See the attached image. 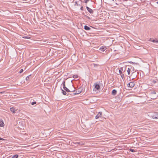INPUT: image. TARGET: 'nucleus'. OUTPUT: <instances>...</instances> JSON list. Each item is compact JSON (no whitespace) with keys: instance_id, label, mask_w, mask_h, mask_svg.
<instances>
[{"instance_id":"26","label":"nucleus","mask_w":158,"mask_h":158,"mask_svg":"<svg viewBox=\"0 0 158 158\" xmlns=\"http://www.w3.org/2000/svg\"><path fill=\"white\" fill-rule=\"evenodd\" d=\"M36 103V102H33L31 103V105H34V104H35Z\"/></svg>"},{"instance_id":"17","label":"nucleus","mask_w":158,"mask_h":158,"mask_svg":"<svg viewBox=\"0 0 158 158\" xmlns=\"http://www.w3.org/2000/svg\"><path fill=\"white\" fill-rule=\"evenodd\" d=\"M61 90L62 91V93L63 95H66L67 93L66 92V91H65L62 88H61Z\"/></svg>"},{"instance_id":"3","label":"nucleus","mask_w":158,"mask_h":158,"mask_svg":"<svg viewBox=\"0 0 158 158\" xmlns=\"http://www.w3.org/2000/svg\"><path fill=\"white\" fill-rule=\"evenodd\" d=\"M102 112H100L98 113V114L96 116L95 118L96 119H97L99 118L102 117Z\"/></svg>"},{"instance_id":"5","label":"nucleus","mask_w":158,"mask_h":158,"mask_svg":"<svg viewBox=\"0 0 158 158\" xmlns=\"http://www.w3.org/2000/svg\"><path fill=\"white\" fill-rule=\"evenodd\" d=\"M149 41L152 42L154 43H158V39L155 38V39H153L150 38L149 40Z\"/></svg>"},{"instance_id":"1","label":"nucleus","mask_w":158,"mask_h":158,"mask_svg":"<svg viewBox=\"0 0 158 158\" xmlns=\"http://www.w3.org/2000/svg\"><path fill=\"white\" fill-rule=\"evenodd\" d=\"M156 92L155 91H151L150 94V98L153 99H155L156 98Z\"/></svg>"},{"instance_id":"16","label":"nucleus","mask_w":158,"mask_h":158,"mask_svg":"<svg viewBox=\"0 0 158 158\" xmlns=\"http://www.w3.org/2000/svg\"><path fill=\"white\" fill-rule=\"evenodd\" d=\"M127 72L128 75H129L131 72V69L128 68L127 70Z\"/></svg>"},{"instance_id":"4","label":"nucleus","mask_w":158,"mask_h":158,"mask_svg":"<svg viewBox=\"0 0 158 158\" xmlns=\"http://www.w3.org/2000/svg\"><path fill=\"white\" fill-rule=\"evenodd\" d=\"M135 85L134 83L132 82H130L127 84V86L131 88L133 87Z\"/></svg>"},{"instance_id":"19","label":"nucleus","mask_w":158,"mask_h":158,"mask_svg":"<svg viewBox=\"0 0 158 158\" xmlns=\"http://www.w3.org/2000/svg\"><path fill=\"white\" fill-rule=\"evenodd\" d=\"M74 143L75 144H78L79 145H80L82 144L80 142H75V143Z\"/></svg>"},{"instance_id":"10","label":"nucleus","mask_w":158,"mask_h":158,"mask_svg":"<svg viewBox=\"0 0 158 158\" xmlns=\"http://www.w3.org/2000/svg\"><path fill=\"white\" fill-rule=\"evenodd\" d=\"M116 93H117V91L116 90H115V89L113 90L112 92V94L114 96V95H116Z\"/></svg>"},{"instance_id":"34","label":"nucleus","mask_w":158,"mask_h":158,"mask_svg":"<svg viewBox=\"0 0 158 158\" xmlns=\"http://www.w3.org/2000/svg\"><path fill=\"white\" fill-rule=\"evenodd\" d=\"M87 17L88 18H89V19H90V18H89V17L87 16Z\"/></svg>"},{"instance_id":"31","label":"nucleus","mask_w":158,"mask_h":158,"mask_svg":"<svg viewBox=\"0 0 158 158\" xmlns=\"http://www.w3.org/2000/svg\"><path fill=\"white\" fill-rule=\"evenodd\" d=\"M94 67H96L98 66V64H94Z\"/></svg>"},{"instance_id":"18","label":"nucleus","mask_w":158,"mask_h":158,"mask_svg":"<svg viewBox=\"0 0 158 158\" xmlns=\"http://www.w3.org/2000/svg\"><path fill=\"white\" fill-rule=\"evenodd\" d=\"M18 156H19L18 155L16 154L15 155L13 156L11 158H18Z\"/></svg>"},{"instance_id":"2","label":"nucleus","mask_w":158,"mask_h":158,"mask_svg":"<svg viewBox=\"0 0 158 158\" xmlns=\"http://www.w3.org/2000/svg\"><path fill=\"white\" fill-rule=\"evenodd\" d=\"M62 85L63 86V88L64 89L66 92H70V90H69L68 89L67 87L65 86V81H63L62 82Z\"/></svg>"},{"instance_id":"32","label":"nucleus","mask_w":158,"mask_h":158,"mask_svg":"<svg viewBox=\"0 0 158 158\" xmlns=\"http://www.w3.org/2000/svg\"><path fill=\"white\" fill-rule=\"evenodd\" d=\"M75 89H74V90H73V89H72L71 90V91H70V92H74L75 90Z\"/></svg>"},{"instance_id":"11","label":"nucleus","mask_w":158,"mask_h":158,"mask_svg":"<svg viewBox=\"0 0 158 158\" xmlns=\"http://www.w3.org/2000/svg\"><path fill=\"white\" fill-rule=\"evenodd\" d=\"M127 66H125L124 67H121L120 68V69L123 72H124L126 69Z\"/></svg>"},{"instance_id":"33","label":"nucleus","mask_w":158,"mask_h":158,"mask_svg":"<svg viewBox=\"0 0 158 158\" xmlns=\"http://www.w3.org/2000/svg\"><path fill=\"white\" fill-rule=\"evenodd\" d=\"M83 7L82 6L81 7V8H80V9H81V10H83Z\"/></svg>"},{"instance_id":"9","label":"nucleus","mask_w":158,"mask_h":158,"mask_svg":"<svg viewBox=\"0 0 158 158\" xmlns=\"http://www.w3.org/2000/svg\"><path fill=\"white\" fill-rule=\"evenodd\" d=\"M86 9L91 14L93 13V11L92 9L91 8H89L88 6H86Z\"/></svg>"},{"instance_id":"22","label":"nucleus","mask_w":158,"mask_h":158,"mask_svg":"<svg viewBox=\"0 0 158 158\" xmlns=\"http://www.w3.org/2000/svg\"><path fill=\"white\" fill-rule=\"evenodd\" d=\"M29 76H28L26 78V79L27 81H28L29 80Z\"/></svg>"},{"instance_id":"28","label":"nucleus","mask_w":158,"mask_h":158,"mask_svg":"<svg viewBox=\"0 0 158 158\" xmlns=\"http://www.w3.org/2000/svg\"><path fill=\"white\" fill-rule=\"evenodd\" d=\"M130 150L131 152H135V150L134 149H130Z\"/></svg>"},{"instance_id":"20","label":"nucleus","mask_w":158,"mask_h":158,"mask_svg":"<svg viewBox=\"0 0 158 158\" xmlns=\"http://www.w3.org/2000/svg\"><path fill=\"white\" fill-rule=\"evenodd\" d=\"M81 92V91H76V93H74L73 94L74 95L78 94H80Z\"/></svg>"},{"instance_id":"24","label":"nucleus","mask_w":158,"mask_h":158,"mask_svg":"<svg viewBox=\"0 0 158 158\" xmlns=\"http://www.w3.org/2000/svg\"><path fill=\"white\" fill-rule=\"evenodd\" d=\"M119 72L120 74H122L123 73V72L120 69H119Z\"/></svg>"},{"instance_id":"30","label":"nucleus","mask_w":158,"mask_h":158,"mask_svg":"<svg viewBox=\"0 0 158 158\" xmlns=\"http://www.w3.org/2000/svg\"><path fill=\"white\" fill-rule=\"evenodd\" d=\"M89 0H85V3H87V2L89 1Z\"/></svg>"},{"instance_id":"6","label":"nucleus","mask_w":158,"mask_h":158,"mask_svg":"<svg viewBox=\"0 0 158 158\" xmlns=\"http://www.w3.org/2000/svg\"><path fill=\"white\" fill-rule=\"evenodd\" d=\"M152 117L153 119H157L158 118V113L155 112L154 114L152 116Z\"/></svg>"},{"instance_id":"7","label":"nucleus","mask_w":158,"mask_h":158,"mask_svg":"<svg viewBox=\"0 0 158 158\" xmlns=\"http://www.w3.org/2000/svg\"><path fill=\"white\" fill-rule=\"evenodd\" d=\"M94 85L95 86L94 88L97 90H99L100 88V85L97 84H94Z\"/></svg>"},{"instance_id":"21","label":"nucleus","mask_w":158,"mask_h":158,"mask_svg":"<svg viewBox=\"0 0 158 158\" xmlns=\"http://www.w3.org/2000/svg\"><path fill=\"white\" fill-rule=\"evenodd\" d=\"M78 76L77 75H74L73 76V77L74 78H77Z\"/></svg>"},{"instance_id":"23","label":"nucleus","mask_w":158,"mask_h":158,"mask_svg":"<svg viewBox=\"0 0 158 158\" xmlns=\"http://www.w3.org/2000/svg\"><path fill=\"white\" fill-rule=\"evenodd\" d=\"M23 71V69H21L19 71V73H22Z\"/></svg>"},{"instance_id":"36","label":"nucleus","mask_w":158,"mask_h":158,"mask_svg":"<svg viewBox=\"0 0 158 158\" xmlns=\"http://www.w3.org/2000/svg\"><path fill=\"white\" fill-rule=\"evenodd\" d=\"M157 3L158 4V2H157Z\"/></svg>"},{"instance_id":"8","label":"nucleus","mask_w":158,"mask_h":158,"mask_svg":"<svg viewBox=\"0 0 158 158\" xmlns=\"http://www.w3.org/2000/svg\"><path fill=\"white\" fill-rule=\"evenodd\" d=\"M106 49V47L102 46L99 48V50L101 52H104Z\"/></svg>"},{"instance_id":"13","label":"nucleus","mask_w":158,"mask_h":158,"mask_svg":"<svg viewBox=\"0 0 158 158\" xmlns=\"http://www.w3.org/2000/svg\"><path fill=\"white\" fill-rule=\"evenodd\" d=\"M84 29L86 30H89L90 29V28L89 27L86 25L85 26Z\"/></svg>"},{"instance_id":"15","label":"nucleus","mask_w":158,"mask_h":158,"mask_svg":"<svg viewBox=\"0 0 158 158\" xmlns=\"http://www.w3.org/2000/svg\"><path fill=\"white\" fill-rule=\"evenodd\" d=\"M79 1H80V0H79V1H76L75 2H75V4H74L75 6L80 5V4H79Z\"/></svg>"},{"instance_id":"25","label":"nucleus","mask_w":158,"mask_h":158,"mask_svg":"<svg viewBox=\"0 0 158 158\" xmlns=\"http://www.w3.org/2000/svg\"><path fill=\"white\" fill-rule=\"evenodd\" d=\"M23 38H24L27 39H29L30 38V37H29L28 36H25L24 37H23Z\"/></svg>"},{"instance_id":"27","label":"nucleus","mask_w":158,"mask_h":158,"mask_svg":"<svg viewBox=\"0 0 158 158\" xmlns=\"http://www.w3.org/2000/svg\"><path fill=\"white\" fill-rule=\"evenodd\" d=\"M121 77L123 79L124 77V75L123 74H122L121 75Z\"/></svg>"},{"instance_id":"14","label":"nucleus","mask_w":158,"mask_h":158,"mask_svg":"<svg viewBox=\"0 0 158 158\" xmlns=\"http://www.w3.org/2000/svg\"><path fill=\"white\" fill-rule=\"evenodd\" d=\"M4 126V124L2 121L0 120V127H3Z\"/></svg>"},{"instance_id":"29","label":"nucleus","mask_w":158,"mask_h":158,"mask_svg":"<svg viewBox=\"0 0 158 158\" xmlns=\"http://www.w3.org/2000/svg\"><path fill=\"white\" fill-rule=\"evenodd\" d=\"M0 140H5V139L3 138L0 137Z\"/></svg>"},{"instance_id":"35","label":"nucleus","mask_w":158,"mask_h":158,"mask_svg":"<svg viewBox=\"0 0 158 158\" xmlns=\"http://www.w3.org/2000/svg\"><path fill=\"white\" fill-rule=\"evenodd\" d=\"M75 0H73V1L72 2H74V1H75Z\"/></svg>"},{"instance_id":"12","label":"nucleus","mask_w":158,"mask_h":158,"mask_svg":"<svg viewBox=\"0 0 158 158\" xmlns=\"http://www.w3.org/2000/svg\"><path fill=\"white\" fill-rule=\"evenodd\" d=\"M10 110L13 113H16L15 112V109L14 107L10 108Z\"/></svg>"}]
</instances>
